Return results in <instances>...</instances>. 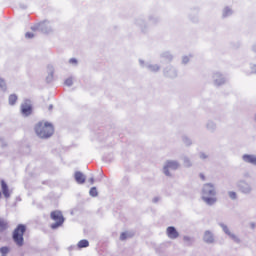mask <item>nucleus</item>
I'll list each match as a JSON object with an SVG mask.
<instances>
[{"mask_svg": "<svg viewBox=\"0 0 256 256\" xmlns=\"http://www.w3.org/2000/svg\"><path fill=\"white\" fill-rule=\"evenodd\" d=\"M202 199L207 205H215L217 203V191L215 190V185L211 183H206L202 189Z\"/></svg>", "mask_w": 256, "mask_h": 256, "instance_id": "nucleus-1", "label": "nucleus"}, {"mask_svg": "<svg viewBox=\"0 0 256 256\" xmlns=\"http://www.w3.org/2000/svg\"><path fill=\"white\" fill-rule=\"evenodd\" d=\"M34 129L35 133L38 135V137H41V139H49V137H51L55 131L53 124L45 121L38 122Z\"/></svg>", "mask_w": 256, "mask_h": 256, "instance_id": "nucleus-2", "label": "nucleus"}, {"mask_svg": "<svg viewBox=\"0 0 256 256\" xmlns=\"http://www.w3.org/2000/svg\"><path fill=\"white\" fill-rule=\"evenodd\" d=\"M25 231H27V226H25V224H19L13 231L12 239L18 247H23L25 243V239L23 238Z\"/></svg>", "mask_w": 256, "mask_h": 256, "instance_id": "nucleus-3", "label": "nucleus"}, {"mask_svg": "<svg viewBox=\"0 0 256 256\" xmlns=\"http://www.w3.org/2000/svg\"><path fill=\"white\" fill-rule=\"evenodd\" d=\"M50 217L52 221H55L54 224L51 225V229H57L65 223V218H63V213L59 210L52 211L50 213Z\"/></svg>", "mask_w": 256, "mask_h": 256, "instance_id": "nucleus-4", "label": "nucleus"}, {"mask_svg": "<svg viewBox=\"0 0 256 256\" xmlns=\"http://www.w3.org/2000/svg\"><path fill=\"white\" fill-rule=\"evenodd\" d=\"M176 169H179V163L175 161H168L164 166V173L165 175H170L169 171H176Z\"/></svg>", "mask_w": 256, "mask_h": 256, "instance_id": "nucleus-5", "label": "nucleus"}, {"mask_svg": "<svg viewBox=\"0 0 256 256\" xmlns=\"http://www.w3.org/2000/svg\"><path fill=\"white\" fill-rule=\"evenodd\" d=\"M21 113L24 114L26 117H29L31 113H33V108L31 107V104L25 102L21 105Z\"/></svg>", "mask_w": 256, "mask_h": 256, "instance_id": "nucleus-6", "label": "nucleus"}, {"mask_svg": "<svg viewBox=\"0 0 256 256\" xmlns=\"http://www.w3.org/2000/svg\"><path fill=\"white\" fill-rule=\"evenodd\" d=\"M1 189L4 197L9 199L11 197V191L9 190V186L5 182V180H1Z\"/></svg>", "mask_w": 256, "mask_h": 256, "instance_id": "nucleus-7", "label": "nucleus"}, {"mask_svg": "<svg viewBox=\"0 0 256 256\" xmlns=\"http://www.w3.org/2000/svg\"><path fill=\"white\" fill-rule=\"evenodd\" d=\"M166 233L169 239H177V237H179V232H177V229H175L173 226H169Z\"/></svg>", "mask_w": 256, "mask_h": 256, "instance_id": "nucleus-8", "label": "nucleus"}, {"mask_svg": "<svg viewBox=\"0 0 256 256\" xmlns=\"http://www.w3.org/2000/svg\"><path fill=\"white\" fill-rule=\"evenodd\" d=\"M243 161H245V163H251L252 165H256V157L253 155L245 154L243 156Z\"/></svg>", "mask_w": 256, "mask_h": 256, "instance_id": "nucleus-9", "label": "nucleus"}, {"mask_svg": "<svg viewBox=\"0 0 256 256\" xmlns=\"http://www.w3.org/2000/svg\"><path fill=\"white\" fill-rule=\"evenodd\" d=\"M74 177L76 182L79 183L80 185H83V183H85V175H83V173L76 172Z\"/></svg>", "mask_w": 256, "mask_h": 256, "instance_id": "nucleus-10", "label": "nucleus"}, {"mask_svg": "<svg viewBox=\"0 0 256 256\" xmlns=\"http://www.w3.org/2000/svg\"><path fill=\"white\" fill-rule=\"evenodd\" d=\"M204 241L206 243H213L214 238H213V233L211 231H206L204 234Z\"/></svg>", "mask_w": 256, "mask_h": 256, "instance_id": "nucleus-11", "label": "nucleus"}, {"mask_svg": "<svg viewBox=\"0 0 256 256\" xmlns=\"http://www.w3.org/2000/svg\"><path fill=\"white\" fill-rule=\"evenodd\" d=\"M8 227L7 221L5 219L0 218V233H3V231H6Z\"/></svg>", "mask_w": 256, "mask_h": 256, "instance_id": "nucleus-12", "label": "nucleus"}, {"mask_svg": "<svg viewBox=\"0 0 256 256\" xmlns=\"http://www.w3.org/2000/svg\"><path fill=\"white\" fill-rule=\"evenodd\" d=\"M78 249H84L85 247H89V241L88 240H80L77 244Z\"/></svg>", "mask_w": 256, "mask_h": 256, "instance_id": "nucleus-13", "label": "nucleus"}, {"mask_svg": "<svg viewBox=\"0 0 256 256\" xmlns=\"http://www.w3.org/2000/svg\"><path fill=\"white\" fill-rule=\"evenodd\" d=\"M17 103V95L12 94L9 96V105H15Z\"/></svg>", "mask_w": 256, "mask_h": 256, "instance_id": "nucleus-14", "label": "nucleus"}, {"mask_svg": "<svg viewBox=\"0 0 256 256\" xmlns=\"http://www.w3.org/2000/svg\"><path fill=\"white\" fill-rule=\"evenodd\" d=\"M90 195H91V197H97L98 192H97L96 187H93V188L90 189Z\"/></svg>", "mask_w": 256, "mask_h": 256, "instance_id": "nucleus-15", "label": "nucleus"}, {"mask_svg": "<svg viewBox=\"0 0 256 256\" xmlns=\"http://www.w3.org/2000/svg\"><path fill=\"white\" fill-rule=\"evenodd\" d=\"M129 235L126 232H122L120 235V241H125Z\"/></svg>", "mask_w": 256, "mask_h": 256, "instance_id": "nucleus-16", "label": "nucleus"}, {"mask_svg": "<svg viewBox=\"0 0 256 256\" xmlns=\"http://www.w3.org/2000/svg\"><path fill=\"white\" fill-rule=\"evenodd\" d=\"M0 253H2L3 255H6V253H9V248L8 247L0 248Z\"/></svg>", "mask_w": 256, "mask_h": 256, "instance_id": "nucleus-17", "label": "nucleus"}, {"mask_svg": "<svg viewBox=\"0 0 256 256\" xmlns=\"http://www.w3.org/2000/svg\"><path fill=\"white\" fill-rule=\"evenodd\" d=\"M65 85H67L68 87H71V85H73V79L71 78L66 79Z\"/></svg>", "mask_w": 256, "mask_h": 256, "instance_id": "nucleus-18", "label": "nucleus"}, {"mask_svg": "<svg viewBox=\"0 0 256 256\" xmlns=\"http://www.w3.org/2000/svg\"><path fill=\"white\" fill-rule=\"evenodd\" d=\"M25 37H26L27 39H33V37H35V34H34V33H31V32H27V33L25 34Z\"/></svg>", "mask_w": 256, "mask_h": 256, "instance_id": "nucleus-19", "label": "nucleus"}, {"mask_svg": "<svg viewBox=\"0 0 256 256\" xmlns=\"http://www.w3.org/2000/svg\"><path fill=\"white\" fill-rule=\"evenodd\" d=\"M230 199H237V193L235 192H229Z\"/></svg>", "mask_w": 256, "mask_h": 256, "instance_id": "nucleus-20", "label": "nucleus"}, {"mask_svg": "<svg viewBox=\"0 0 256 256\" xmlns=\"http://www.w3.org/2000/svg\"><path fill=\"white\" fill-rule=\"evenodd\" d=\"M226 233H228V235H230V237H231L232 239H234V241L239 242V238H237V237L235 236V234H231V233H229V232H227V231H226Z\"/></svg>", "mask_w": 256, "mask_h": 256, "instance_id": "nucleus-21", "label": "nucleus"}, {"mask_svg": "<svg viewBox=\"0 0 256 256\" xmlns=\"http://www.w3.org/2000/svg\"><path fill=\"white\" fill-rule=\"evenodd\" d=\"M69 63H70L71 65H77V59L72 58V59H70Z\"/></svg>", "mask_w": 256, "mask_h": 256, "instance_id": "nucleus-22", "label": "nucleus"}, {"mask_svg": "<svg viewBox=\"0 0 256 256\" xmlns=\"http://www.w3.org/2000/svg\"><path fill=\"white\" fill-rule=\"evenodd\" d=\"M5 87V81L0 78V89H3Z\"/></svg>", "mask_w": 256, "mask_h": 256, "instance_id": "nucleus-23", "label": "nucleus"}, {"mask_svg": "<svg viewBox=\"0 0 256 256\" xmlns=\"http://www.w3.org/2000/svg\"><path fill=\"white\" fill-rule=\"evenodd\" d=\"M200 178L202 179V181H205V175L204 174H200Z\"/></svg>", "mask_w": 256, "mask_h": 256, "instance_id": "nucleus-24", "label": "nucleus"}, {"mask_svg": "<svg viewBox=\"0 0 256 256\" xmlns=\"http://www.w3.org/2000/svg\"><path fill=\"white\" fill-rule=\"evenodd\" d=\"M48 111H53V105H49Z\"/></svg>", "mask_w": 256, "mask_h": 256, "instance_id": "nucleus-25", "label": "nucleus"}, {"mask_svg": "<svg viewBox=\"0 0 256 256\" xmlns=\"http://www.w3.org/2000/svg\"><path fill=\"white\" fill-rule=\"evenodd\" d=\"M185 241H191V239L189 237H184Z\"/></svg>", "mask_w": 256, "mask_h": 256, "instance_id": "nucleus-26", "label": "nucleus"}, {"mask_svg": "<svg viewBox=\"0 0 256 256\" xmlns=\"http://www.w3.org/2000/svg\"><path fill=\"white\" fill-rule=\"evenodd\" d=\"M90 182H91V183H93V182H94V180H93V179H91V180H90Z\"/></svg>", "mask_w": 256, "mask_h": 256, "instance_id": "nucleus-27", "label": "nucleus"}, {"mask_svg": "<svg viewBox=\"0 0 256 256\" xmlns=\"http://www.w3.org/2000/svg\"><path fill=\"white\" fill-rule=\"evenodd\" d=\"M1 197H2V194H1V191H0V199H1Z\"/></svg>", "mask_w": 256, "mask_h": 256, "instance_id": "nucleus-28", "label": "nucleus"}]
</instances>
